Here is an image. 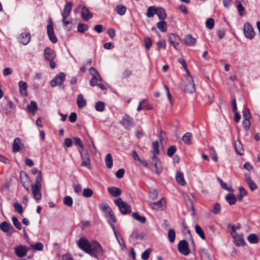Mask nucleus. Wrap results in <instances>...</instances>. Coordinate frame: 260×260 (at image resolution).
Masks as SVG:
<instances>
[{
    "mask_svg": "<svg viewBox=\"0 0 260 260\" xmlns=\"http://www.w3.org/2000/svg\"><path fill=\"white\" fill-rule=\"evenodd\" d=\"M103 250L101 245L96 241H93L91 243V247H90L88 253L92 256L96 258H99L103 255Z\"/></svg>",
    "mask_w": 260,
    "mask_h": 260,
    "instance_id": "obj_1",
    "label": "nucleus"
},
{
    "mask_svg": "<svg viewBox=\"0 0 260 260\" xmlns=\"http://www.w3.org/2000/svg\"><path fill=\"white\" fill-rule=\"evenodd\" d=\"M77 244L79 248L88 253L90 247H91V243H89L86 238L84 237H81L78 241L77 242Z\"/></svg>",
    "mask_w": 260,
    "mask_h": 260,
    "instance_id": "obj_2",
    "label": "nucleus"
},
{
    "mask_svg": "<svg viewBox=\"0 0 260 260\" xmlns=\"http://www.w3.org/2000/svg\"><path fill=\"white\" fill-rule=\"evenodd\" d=\"M48 25L47 26V34L48 35L50 40L53 43H55L57 41V39L54 35L53 29V23L52 19L50 18L48 20Z\"/></svg>",
    "mask_w": 260,
    "mask_h": 260,
    "instance_id": "obj_3",
    "label": "nucleus"
},
{
    "mask_svg": "<svg viewBox=\"0 0 260 260\" xmlns=\"http://www.w3.org/2000/svg\"><path fill=\"white\" fill-rule=\"evenodd\" d=\"M243 32L245 37L250 40L252 39L255 35L252 26L249 22H246L244 24Z\"/></svg>",
    "mask_w": 260,
    "mask_h": 260,
    "instance_id": "obj_4",
    "label": "nucleus"
},
{
    "mask_svg": "<svg viewBox=\"0 0 260 260\" xmlns=\"http://www.w3.org/2000/svg\"><path fill=\"white\" fill-rule=\"evenodd\" d=\"M20 179L22 186L27 191H28L31 183V179L29 176L25 172L22 171L20 174Z\"/></svg>",
    "mask_w": 260,
    "mask_h": 260,
    "instance_id": "obj_5",
    "label": "nucleus"
},
{
    "mask_svg": "<svg viewBox=\"0 0 260 260\" xmlns=\"http://www.w3.org/2000/svg\"><path fill=\"white\" fill-rule=\"evenodd\" d=\"M169 41L172 45L177 50L181 48V39L179 36L171 34L169 36Z\"/></svg>",
    "mask_w": 260,
    "mask_h": 260,
    "instance_id": "obj_6",
    "label": "nucleus"
},
{
    "mask_svg": "<svg viewBox=\"0 0 260 260\" xmlns=\"http://www.w3.org/2000/svg\"><path fill=\"white\" fill-rule=\"evenodd\" d=\"M115 204L118 207L120 211H132L131 207L121 198H118L114 201Z\"/></svg>",
    "mask_w": 260,
    "mask_h": 260,
    "instance_id": "obj_7",
    "label": "nucleus"
},
{
    "mask_svg": "<svg viewBox=\"0 0 260 260\" xmlns=\"http://www.w3.org/2000/svg\"><path fill=\"white\" fill-rule=\"evenodd\" d=\"M66 75L63 73H59L50 82V86L52 87L61 85L64 81Z\"/></svg>",
    "mask_w": 260,
    "mask_h": 260,
    "instance_id": "obj_8",
    "label": "nucleus"
},
{
    "mask_svg": "<svg viewBox=\"0 0 260 260\" xmlns=\"http://www.w3.org/2000/svg\"><path fill=\"white\" fill-rule=\"evenodd\" d=\"M178 249L182 254L184 255H188L190 252L188 243L185 240H182L179 242L178 245Z\"/></svg>",
    "mask_w": 260,
    "mask_h": 260,
    "instance_id": "obj_9",
    "label": "nucleus"
},
{
    "mask_svg": "<svg viewBox=\"0 0 260 260\" xmlns=\"http://www.w3.org/2000/svg\"><path fill=\"white\" fill-rule=\"evenodd\" d=\"M186 80V83L184 89L185 92L188 93L194 92L196 91V87L192 77L187 78Z\"/></svg>",
    "mask_w": 260,
    "mask_h": 260,
    "instance_id": "obj_10",
    "label": "nucleus"
},
{
    "mask_svg": "<svg viewBox=\"0 0 260 260\" xmlns=\"http://www.w3.org/2000/svg\"><path fill=\"white\" fill-rule=\"evenodd\" d=\"M79 152L82 159V161L81 164V166L83 167H85L88 169H90L91 164L90 162V156L88 152L87 151H86L85 153L84 154H83L81 152V150H79Z\"/></svg>",
    "mask_w": 260,
    "mask_h": 260,
    "instance_id": "obj_11",
    "label": "nucleus"
},
{
    "mask_svg": "<svg viewBox=\"0 0 260 260\" xmlns=\"http://www.w3.org/2000/svg\"><path fill=\"white\" fill-rule=\"evenodd\" d=\"M234 239V243L236 246H244L246 243L244 240L243 235L237 233H234L231 234Z\"/></svg>",
    "mask_w": 260,
    "mask_h": 260,
    "instance_id": "obj_12",
    "label": "nucleus"
},
{
    "mask_svg": "<svg viewBox=\"0 0 260 260\" xmlns=\"http://www.w3.org/2000/svg\"><path fill=\"white\" fill-rule=\"evenodd\" d=\"M152 210H164L166 209V200L162 198L158 202L150 204Z\"/></svg>",
    "mask_w": 260,
    "mask_h": 260,
    "instance_id": "obj_13",
    "label": "nucleus"
},
{
    "mask_svg": "<svg viewBox=\"0 0 260 260\" xmlns=\"http://www.w3.org/2000/svg\"><path fill=\"white\" fill-rule=\"evenodd\" d=\"M151 163L153 165L154 168L153 170L157 174L160 173L162 170L160 160L156 156H152L151 157Z\"/></svg>",
    "mask_w": 260,
    "mask_h": 260,
    "instance_id": "obj_14",
    "label": "nucleus"
},
{
    "mask_svg": "<svg viewBox=\"0 0 260 260\" xmlns=\"http://www.w3.org/2000/svg\"><path fill=\"white\" fill-rule=\"evenodd\" d=\"M14 250L16 255L18 257H23L26 255L29 249L23 245H19L16 247Z\"/></svg>",
    "mask_w": 260,
    "mask_h": 260,
    "instance_id": "obj_15",
    "label": "nucleus"
},
{
    "mask_svg": "<svg viewBox=\"0 0 260 260\" xmlns=\"http://www.w3.org/2000/svg\"><path fill=\"white\" fill-rule=\"evenodd\" d=\"M120 123L126 128H129L133 124V119L129 116L125 115L120 121Z\"/></svg>",
    "mask_w": 260,
    "mask_h": 260,
    "instance_id": "obj_16",
    "label": "nucleus"
},
{
    "mask_svg": "<svg viewBox=\"0 0 260 260\" xmlns=\"http://www.w3.org/2000/svg\"><path fill=\"white\" fill-rule=\"evenodd\" d=\"M0 229L2 231L7 233L8 235H11L14 232L13 226L6 221H4L1 223Z\"/></svg>",
    "mask_w": 260,
    "mask_h": 260,
    "instance_id": "obj_17",
    "label": "nucleus"
},
{
    "mask_svg": "<svg viewBox=\"0 0 260 260\" xmlns=\"http://www.w3.org/2000/svg\"><path fill=\"white\" fill-rule=\"evenodd\" d=\"M73 4L68 2L64 6V9L61 13L62 18L67 19L70 15L72 10Z\"/></svg>",
    "mask_w": 260,
    "mask_h": 260,
    "instance_id": "obj_18",
    "label": "nucleus"
},
{
    "mask_svg": "<svg viewBox=\"0 0 260 260\" xmlns=\"http://www.w3.org/2000/svg\"><path fill=\"white\" fill-rule=\"evenodd\" d=\"M44 58L47 60H53L55 57V54L52 49L47 47L44 50Z\"/></svg>",
    "mask_w": 260,
    "mask_h": 260,
    "instance_id": "obj_19",
    "label": "nucleus"
},
{
    "mask_svg": "<svg viewBox=\"0 0 260 260\" xmlns=\"http://www.w3.org/2000/svg\"><path fill=\"white\" fill-rule=\"evenodd\" d=\"M42 186L32 185L31 190L34 197L36 200H39L41 198V189Z\"/></svg>",
    "mask_w": 260,
    "mask_h": 260,
    "instance_id": "obj_20",
    "label": "nucleus"
},
{
    "mask_svg": "<svg viewBox=\"0 0 260 260\" xmlns=\"http://www.w3.org/2000/svg\"><path fill=\"white\" fill-rule=\"evenodd\" d=\"M23 147V144L21 143L19 138L15 139L13 143V150L14 152H18Z\"/></svg>",
    "mask_w": 260,
    "mask_h": 260,
    "instance_id": "obj_21",
    "label": "nucleus"
},
{
    "mask_svg": "<svg viewBox=\"0 0 260 260\" xmlns=\"http://www.w3.org/2000/svg\"><path fill=\"white\" fill-rule=\"evenodd\" d=\"M30 34L28 33H21L19 37L20 42L23 45H27L30 41Z\"/></svg>",
    "mask_w": 260,
    "mask_h": 260,
    "instance_id": "obj_22",
    "label": "nucleus"
},
{
    "mask_svg": "<svg viewBox=\"0 0 260 260\" xmlns=\"http://www.w3.org/2000/svg\"><path fill=\"white\" fill-rule=\"evenodd\" d=\"M18 86L19 88V91L21 95L23 96H27V83L24 81H20L18 83Z\"/></svg>",
    "mask_w": 260,
    "mask_h": 260,
    "instance_id": "obj_23",
    "label": "nucleus"
},
{
    "mask_svg": "<svg viewBox=\"0 0 260 260\" xmlns=\"http://www.w3.org/2000/svg\"><path fill=\"white\" fill-rule=\"evenodd\" d=\"M77 104L79 109H82L86 105V101L84 98L83 94H79L78 95Z\"/></svg>",
    "mask_w": 260,
    "mask_h": 260,
    "instance_id": "obj_24",
    "label": "nucleus"
},
{
    "mask_svg": "<svg viewBox=\"0 0 260 260\" xmlns=\"http://www.w3.org/2000/svg\"><path fill=\"white\" fill-rule=\"evenodd\" d=\"M185 44L188 46H193L196 43V39L193 38L190 35H187L184 39Z\"/></svg>",
    "mask_w": 260,
    "mask_h": 260,
    "instance_id": "obj_25",
    "label": "nucleus"
},
{
    "mask_svg": "<svg viewBox=\"0 0 260 260\" xmlns=\"http://www.w3.org/2000/svg\"><path fill=\"white\" fill-rule=\"evenodd\" d=\"M82 16L84 20H88L92 17V14L87 8L84 7L82 10Z\"/></svg>",
    "mask_w": 260,
    "mask_h": 260,
    "instance_id": "obj_26",
    "label": "nucleus"
},
{
    "mask_svg": "<svg viewBox=\"0 0 260 260\" xmlns=\"http://www.w3.org/2000/svg\"><path fill=\"white\" fill-rule=\"evenodd\" d=\"M108 190L109 192L114 197H118L121 193L120 189L115 187H109Z\"/></svg>",
    "mask_w": 260,
    "mask_h": 260,
    "instance_id": "obj_27",
    "label": "nucleus"
},
{
    "mask_svg": "<svg viewBox=\"0 0 260 260\" xmlns=\"http://www.w3.org/2000/svg\"><path fill=\"white\" fill-rule=\"evenodd\" d=\"M176 180L177 182L181 185H185L186 182L184 178L183 174L181 172H177L176 174Z\"/></svg>",
    "mask_w": 260,
    "mask_h": 260,
    "instance_id": "obj_28",
    "label": "nucleus"
},
{
    "mask_svg": "<svg viewBox=\"0 0 260 260\" xmlns=\"http://www.w3.org/2000/svg\"><path fill=\"white\" fill-rule=\"evenodd\" d=\"M200 255L202 260H212V257L207 250L205 249H200Z\"/></svg>",
    "mask_w": 260,
    "mask_h": 260,
    "instance_id": "obj_29",
    "label": "nucleus"
},
{
    "mask_svg": "<svg viewBox=\"0 0 260 260\" xmlns=\"http://www.w3.org/2000/svg\"><path fill=\"white\" fill-rule=\"evenodd\" d=\"M225 199L230 205H234L237 201L236 196L232 193H229L226 194L225 196Z\"/></svg>",
    "mask_w": 260,
    "mask_h": 260,
    "instance_id": "obj_30",
    "label": "nucleus"
},
{
    "mask_svg": "<svg viewBox=\"0 0 260 260\" xmlns=\"http://www.w3.org/2000/svg\"><path fill=\"white\" fill-rule=\"evenodd\" d=\"M235 147L237 153L240 155H242L244 153L243 146L240 141L237 140L235 144Z\"/></svg>",
    "mask_w": 260,
    "mask_h": 260,
    "instance_id": "obj_31",
    "label": "nucleus"
},
{
    "mask_svg": "<svg viewBox=\"0 0 260 260\" xmlns=\"http://www.w3.org/2000/svg\"><path fill=\"white\" fill-rule=\"evenodd\" d=\"M156 14L158 15L159 19L160 20H165L167 17L166 11L162 8H157Z\"/></svg>",
    "mask_w": 260,
    "mask_h": 260,
    "instance_id": "obj_32",
    "label": "nucleus"
},
{
    "mask_svg": "<svg viewBox=\"0 0 260 260\" xmlns=\"http://www.w3.org/2000/svg\"><path fill=\"white\" fill-rule=\"evenodd\" d=\"M105 162L106 167L110 169L113 166V159L110 153H108L105 157Z\"/></svg>",
    "mask_w": 260,
    "mask_h": 260,
    "instance_id": "obj_33",
    "label": "nucleus"
},
{
    "mask_svg": "<svg viewBox=\"0 0 260 260\" xmlns=\"http://www.w3.org/2000/svg\"><path fill=\"white\" fill-rule=\"evenodd\" d=\"M156 26L161 32H165L167 30V23L164 20H162L157 23Z\"/></svg>",
    "mask_w": 260,
    "mask_h": 260,
    "instance_id": "obj_34",
    "label": "nucleus"
},
{
    "mask_svg": "<svg viewBox=\"0 0 260 260\" xmlns=\"http://www.w3.org/2000/svg\"><path fill=\"white\" fill-rule=\"evenodd\" d=\"M192 137L191 133L189 132H187L185 133L183 136L182 137V141L183 142L186 144L189 145L191 144V138Z\"/></svg>",
    "mask_w": 260,
    "mask_h": 260,
    "instance_id": "obj_35",
    "label": "nucleus"
},
{
    "mask_svg": "<svg viewBox=\"0 0 260 260\" xmlns=\"http://www.w3.org/2000/svg\"><path fill=\"white\" fill-rule=\"evenodd\" d=\"M132 216L134 219L142 223H145L146 221V218L144 216L140 215L138 212H133Z\"/></svg>",
    "mask_w": 260,
    "mask_h": 260,
    "instance_id": "obj_36",
    "label": "nucleus"
},
{
    "mask_svg": "<svg viewBox=\"0 0 260 260\" xmlns=\"http://www.w3.org/2000/svg\"><path fill=\"white\" fill-rule=\"evenodd\" d=\"M156 10L157 8H155L154 7H149L147 9L146 16L149 18L153 17L154 15V14H156Z\"/></svg>",
    "mask_w": 260,
    "mask_h": 260,
    "instance_id": "obj_37",
    "label": "nucleus"
},
{
    "mask_svg": "<svg viewBox=\"0 0 260 260\" xmlns=\"http://www.w3.org/2000/svg\"><path fill=\"white\" fill-rule=\"evenodd\" d=\"M159 143L158 141L157 140L153 142L152 144V148H153V151H152L153 153V156H156V155L159 154Z\"/></svg>",
    "mask_w": 260,
    "mask_h": 260,
    "instance_id": "obj_38",
    "label": "nucleus"
},
{
    "mask_svg": "<svg viewBox=\"0 0 260 260\" xmlns=\"http://www.w3.org/2000/svg\"><path fill=\"white\" fill-rule=\"evenodd\" d=\"M250 243L256 244L258 242L259 239L258 237L254 234H250L247 238Z\"/></svg>",
    "mask_w": 260,
    "mask_h": 260,
    "instance_id": "obj_39",
    "label": "nucleus"
},
{
    "mask_svg": "<svg viewBox=\"0 0 260 260\" xmlns=\"http://www.w3.org/2000/svg\"><path fill=\"white\" fill-rule=\"evenodd\" d=\"M168 238L171 243L174 242L176 237L175 232L173 229H170L168 233Z\"/></svg>",
    "mask_w": 260,
    "mask_h": 260,
    "instance_id": "obj_40",
    "label": "nucleus"
},
{
    "mask_svg": "<svg viewBox=\"0 0 260 260\" xmlns=\"http://www.w3.org/2000/svg\"><path fill=\"white\" fill-rule=\"evenodd\" d=\"M117 13L120 15H123L126 12V7L122 5H118L116 7Z\"/></svg>",
    "mask_w": 260,
    "mask_h": 260,
    "instance_id": "obj_41",
    "label": "nucleus"
},
{
    "mask_svg": "<svg viewBox=\"0 0 260 260\" xmlns=\"http://www.w3.org/2000/svg\"><path fill=\"white\" fill-rule=\"evenodd\" d=\"M99 81H102V78L100 75H98V76L96 77H92L90 81V85L91 86H94L95 85H98V82Z\"/></svg>",
    "mask_w": 260,
    "mask_h": 260,
    "instance_id": "obj_42",
    "label": "nucleus"
},
{
    "mask_svg": "<svg viewBox=\"0 0 260 260\" xmlns=\"http://www.w3.org/2000/svg\"><path fill=\"white\" fill-rule=\"evenodd\" d=\"M196 232L200 236V237L203 240H205L206 237L201 227L199 225L195 226Z\"/></svg>",
    "mask_w": 260,
    "mask_h": 260,
    "instance_id": "obj_43",
    "label": "nucleus"
},
{
    "mask_svg": "<svg viewBox=\"0 0 260 260\" xmlns=\"http://www.w3.org/2000/svg\"><path fill=\"white\" fill-rule=\"evenodd\" d=\"M95 108L96 110L99 112H102L105 109V104L102 101H99L95 104Z\"/></svg>",
    "mask_w": 260,
    "mask_h": 260,
    "instance_id": "obj_44",
    "label": "nucleus"
},
{
    "mask_svg": "<svg viewBox=\"0 0 260 260\" xmlns=\"http://www.w3.org/2000/svg\"><path fill=\"white\" fill-rule=\"evenodd\" d=\"M27 109L30 112H34L37 111L38 107L36 103L34 101H31L30 104L27 106Z\"/></svg>",
    "mask_w": 260,
    "mask_h": 260,
    "instance_id": "obj_45",
    "label": "nucleus"
},
{
    "mask_svg": "<svg viewBox=\"0 0 260 260\" xmlns=\"http://www.w3.org/2000/svg\"><path fill=\"white\" fill-rule=\"evenodd\" d=\"M88 29V26L82 23H79L78 24L77 30L80 32H84Z\"/></svg>",
    "mask_w": 260,
    "mask_h": 260,
    "instance_id": "obj_46",
    "label": "nucleus"
},
{
    "mask_svg": "<svg viewBox=\"0 0 260 260\" xmlns=\"http://www.w3.org/2000/svg\"><path fill=\"white\" fill-rule=\"evenodd\" d=\"M100 209L103 211H112L110 206L106 203H101L99 205Z\"/></svg>",
    "mask_w": 260,
    "mask_h": 260,
    "instance_id": "obj_47",
    "label": "nucleus"
},
{
    "mask_svg": "<svg viewBox=\"0 0 260 260\" xmlns=\"http://www.w3.org/2000/svg\"><path fill=\"white\" fill-rule=\"evenodd\" d=\"M239 194L238 196V199L239 201H242L243 197L245 196L247 194V191L244 188V187L240 186L239 188Z\"/></svg>",
    "mask_w": 260,
    "mask_h": 260,
    "instance_id": "obj_48",
    "label": "nucleus"
},
{
    "mask_svg": "<svg viewBox=\"0 0 260 260\" xmlns=\"http://www.w3.org/2000/svg\"><path fill=\"white\" fill-rule=\"evenodd\" d=\"M184 199L185 200L187 206L188 207V208L190 209L193 211L194 208H193V206L192 205V203L191 201V199L189 198V197L188 195L186 194L184 196Z\"/></svg>",
    "mask_w": 260,
    "mask_h": 260,
    "instance_id": "obj_49",
    "label": "nucleus"
},
{
    "mask_svg": "<svg viewBox=\"0 0 260 260\" xmlns=\"http://www.w3.org/2000/svg\"><path fill=\"white\" fill-rule=\"evenodd\" d=\"M42 173H41V171H39L38 172V174L36 177V184L35 185L42 186Z\"/></svg>",
    "mask_w": 260,
    "mask_h": 260,
    "instance_id": "obj_50",
    "label": "nucleus"
},
{
    "mask_svg": "<svg viewBox=\"0 0 260 260\" xmlns=\"http://www.w3.org/2000/svg\"><path fill=\"white\" fill-rule=\"evenodd\" d=\"M214 25V21L213 19L209 18L206 20V26L208 28L211 29L213 28Z\"/></svg>",
    "mask_w": 260,
    "mask_h": 260,
    "instance_id": "obj_51",
    "label": "nucleus"
},
{
    "mask_svg": "<svg viewBox=\"0 0 260 260\" xmlns=\"http://www.w3.org/2000/svg\"><path fill=\"white\" fill-rule=\"evenodd\" d=\"M82 194L84 197L86 198H89L92 196L93 191L90 188H86L83 189Z\"/></svg>",
    "mask_w": 260,
    "mask_h": 260,
    "instance_id": "obj_52",
    "label": "nucleus"
},
{
    "mask_svg": "<svg viewBox=\"0 0 260 260\" xmlns=\"http://www.w3.org/2000/svg\"><path fill=\"white\" fill-rule=\"evenodd\" d=\"M64 204L68 206H71L73 204V199L70 196H66L63 199Z\"/></svg>",
    "mask_w": 260,
    "mask_h": 260,
    "instance_id": "obj_53",
    "label": "nucleus"
},
{
    "mask_svg": "<svg viewBox=\"0 0 260 260\" xmlns=\"http://www.w3.org/2000/svg\"><path fill=\"white\" fill-rule=\"evenodd\" d=\"M73 139V141H74V144L75 145L79 146L82 149H83V148H84L83 144L81 140L79 138H78V137H74Z\"/></svg>",
    "mask_w": 260,
    "mask_h": 260,
    "instance_id": "obj_54",
    "label": "nucleus"
},
{
    "mask_svg": "<svg viewBox=\"0 0 260 260\" xmlns=\"http://www.w3.org/2000/svg\"><path fill=\"white\" fill-rule=\"evenodd\" d=\"M176 151V147L175 146L172 145L168 148L167 150V154L169 156L171 157L174 155Z\"/></svg>",
    "mask_w": 260,
    "mask_h": 260,
    "instance_id": "obj_55",
    "label": "nucleus"
},
{
    "mask_svg": "<svg viewBox=\"0 0 260 260\" xmlns=\"http://www.w3.org/2000/svg\"><path fill=\"white\" fill-rule=\"evenodd\" d=\"M151 252V249H147L145 251H144L141 255L142 259L144 260H147L149 258L150 254Z\"/></svg>",
    "mask_w": 260,
    "mask_h": 260,
    "instance_id": "obj_56",
    "label": "nucleus"
},
{
    "mask_svg": "<svg viewBox=\"0 0 260 260\" xmlns=\"http://www.w3.org/2000/svg\"><path fill=\"white\" fill-rule=\"evenodd\" d=\"M144 42L146 49L148 50L149 49L152 45L151 39L150 38L147 37L144 39Z\"/></svg>",
    "mask_w": 260,
    "mask_h": 260,
    "instance_id": "obj_57",
    "label": "nucleus"
},
{
    "mask_svg": "<svg viewBox=\"0 0 260 260\" xmlns=\"http://www.w3.org/2000/svg\"><path fill=\"white\" fill-rule=\"evenodd\" d=\"M12 220L15 227L18 229L20 230L21 228V224L20 222L18 221V219L16 217L13 216L12 217Z\"/></svg>",
    "mask_w": 260,
    "mask_h": 260,
    "instance_id": "obj_58",
    "label": "nucleus"
},
{
    "mask_svg": "<svg viewBox=\"0 0 260 260\" xmlns=\"http://www.w3.org/2000/svg\"><path fill=\"white\" fill-rule=\"evenodd\" d=\"M30 247L37 250L41 251L43 250L44 246L42 243L39 242L34 245H30Z\"/></svg>",
    "mask_w": 260,
    "mask_h": 260,
    "instance_id": "obj_59",
    "label": "nucleus"
},
{
    "mask_svg": "<svg viewBox=\"0 0 260 260\" xmlns=\"http://www.w3.org/2000/svg\"><path fill=\"white\" fill-rule=\"evenodd\" d=\"M242 125L245 130H248L250 126V122L249 119H243Z\"/></svg>",
    "mask_w": 260,
    "mask_h": 260,
    "instance_id": "obj_60",
    "label": "nucleus"
},
{
    "mask_svg": "<svg viewBox=\"0 0 260 260\" xmlns=\"http://www.w3.org/2000/svg\"><path fill=\"white\" fill-rule=\"evenodd\" d=\"M217 180L220 183V185H221V186L222 188L225 189V190H227L228 191H232L233 190L232 189H230L229 187H228L226 185V184L225 183H224L222 180V179H221L220 178H217Z\"/></svg>",
    "mask_w": 260,
    "mask_h": 260,
    "instance_id": "obj_61",
    "label": "nucleus"
},
{
    "mask_svg": "<svg viewBox=\"0 0 260 260\" xmlns=\"http://www.w3.org/2000/svg\"><path fill=\"white\" fill-rule=\"evenodd\" d=\"M125 170L123 169H119L116 173L115 175L117 178H122L124 174Z\"/></svg>",
    "mask_w": 260,
    "mask_h": 260,
    "instance_id": "obj_62",
    "label": "nucleus"
},
{
    "mask_svg": "<svg viewBox=\"0 0 260 260\" xmlns=\"http://www.w3.org/2000/svg\"><path fill=\"white\" fill-rule=\"evenodd\" d=\"M243 117L244 119H249L250 118V114L249 110L248 108L245 109L243 112Z\"/></svg>",
    "mask_w": 260,
    "mask_h": 260,
    "instance_id": "obj_63",
    "label": "nucleus"
},
{
    "mask_svg": "<svg viewBox=\"0 0 260 260\" xmlns=\"http://www.w3.org/2000/svg\"><path fill=\"white\" fill-rule=\"evenodd\" d=\"M158 192L156 189H151L149 192V197L152 199H155L157 198Z\"/></svg>",
    "mask_w": 260,
    "mask_h": 260,
    "instance_id": "obj_64",
    "label": "nucleus"
}]
</instances>
